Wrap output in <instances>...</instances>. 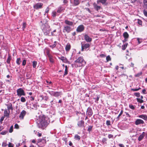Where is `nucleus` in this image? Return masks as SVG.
<instances>
[{"instance_id":"obj_1","label":"nucleus","mask_w":147,"mask_h":147,"mask_svg":"<svg viewBox=\"0 0 147 147\" xmlns=\"http://www.w3.org/2000/svg\"><path fill=\"white\" fill-rule=\"evenodd\" d=\"M47 119L48 118L45 117L44 116H41L39 121H37L38 127L43 129L46 127L48 124L47 121Z\"/></svg>"},{"instance_id":"obj_2","label":"nucleus","mask_w":147,"mask_h":147,"mask_svg":"<svg viewBox=\"0 0 147 147\" xmlns=\"http://www.w3.org/2000/svg\"><path fill=\"white\" fill-rule=\"evenodd\" d=\"M77 63V67H80L86 64V62L84 60L82 57H79L75 61Z\"/></svg>"},{"instance_id":"obj_3","label":"nucleus","mask_w":147,"mask_h":147,"mask_svg":"<svg viewBox=\"0 0 147 147\" xmlns=\"http://www.w3.org/2000/svg\"><path fill=\"white\" fill-rule=\"evenodd\" d=\"M17 95L20 97L22 96H25V93L24 90L22 88H20L17 89Z\"/></svg>"},{"instance_id":"obj_4","label":"nucleus","mask_w":147,"mask_h":147,"mask_svg":"<svg viewBox=\"0 0 147 147\" xmlns=\"http://www.w3.org/2000/svg\"><path fill=\"white\" fill-rule=\"evenodd\" d=\"M48 92L51 95L54 96L55 97H58L62 94L61 92H56L53 91H48Z\"/></svg>"},{"instance_id":"obj_5","label":"nucleus","mask_w":147,"mask_h":147,"mask_svg":"<svg viewBox=\"0 0 147 147\" xmlns=\"http://www.w3.org/2000/svg\"><path fill=\"white\" fill-rule=\"evenodd\" d=\"M43 5L42 3H38L34 6V8L36 9H41Z\"/></svg>"},{"instance_id":"obj_6","label":"nucleus","mask_w":147,"mask_h":147,"mask_svg":"<svg viewBox=\"0 0 147 147\" xmlns=\"http://www.w3.org/2000/svg\"><path fill=\"white\" fill-rule=\"evenodd\" d=\"M90 46V45L88 43L82 44V49L81 51H83L84 49H86L88 48Z\"/></svg>"},{"instance_id":"obj_7","label":"nucleus","mask_w":147,"mask_h":147,"mask_svg":"<svg viewBox=\"0 0 147 147\" xmlns=\"http://www.w3.org/2000/svg\"><path fill=\"white\" fill-rule=\"evenodd\" d=\"M70 3L74 6H77L80 4V1L79 0H70Z\"/></svg>"},{"instance_id":"obj_8","label":"nucleus","mask_w":147,"mask_h":147,"mask_svg":"<svg viewBox=\"0 0 147 147\" xmlns=\"http://www.w3.org/2000/svg\"><path fill=\"white\" fill-rule=\"evenodd\" d=\"M144 123V121L140 119H137L135 122V124L136 125H138L140 124H143Z\"/></svg>"},{"instance_id":"obj_9","label":"nucleus","mask_w":147,"mask_h":147,"mask_svg":"<svg viewBox=\"0 0 147 147\" xmlns=\"http://www.w3.org/2000/svg\"><path fill=\"white\" fill-rule=\"evenodd\" d=\"M26 113V111L24 110H23L22 111L19 116L20 119H23Z\"/></svg>"},{"instance_id":"obj_10","label":"nucleus","mask_w":147,"mask_h":147,"mask_svg":"<svg viewBox=\"0 0 147 147\" xmlns=\"http://www.w3.org/2000/svg\"><path fill=\"white\" fill-rule=\"evenodd\" d=\"M92 114V111L91 108H88L87 110L86 115L89 117H91Z\"/></svg>"},{"instance_id":"obj_11","label":"nucleus","mask_w":147,"mask_h":147,"mask_svg":"<svg viewBox=\"0 0 147 147\" xmlns=\"http://www.w3.org/2000/svg\"><path fill=\"white\" fill-rule=\"evenodd\" d=\"M93 5L94 9L97 11L101 8V6L98 5L96 3H94Z\"/></svg>"},{"instance_id":"obj_12","label":"nucleus","mask_w":147,"mask_h":147,"mask_svg":"<svg viewBox=\"0 0 147 147\" xmlns=\"http://www.w3.org/2000/svg\"><path fill=\"white\" fill-rule=\"evenodd\" d=\"M10 112V110H7V109H5L4 112V116L7 117H9V116Z\"/></svg>"},{"instance_id":"obj_13","label":"nucleus","mask_w":147,"mask_h":147,"mask_svg":"<svg viewBox=\"0 0 147 147\" xmlns=\"http://www.w3.org/2000/svg\"><path fill=\"white\" fill-rule=\"evenodd\" d=\"M84 38L85 40L87 42H90L92 41V38L86 34L84 35Z\"/></svg>"},{"instance_id":"obj_14","label":"nucleus","mask_w":147,"mask_h":147,"mask_svg":"<svg viewBox=\"0 0 147 147\" xmlns=\"http://www.w3.org/2000/svg\"><path fill=\"white\" fill-rule=\"evenodd\" d=\"M106 0H97V3L98 4L99 3H101L102 4L107 5V4L106 3Z\"/></svg>"},{"instance_id":"obj_15","label":"nucleus","mask_w":147,"mask_h":147,"mask_svg":"<svg viewBox=\"0 0 147 147\" xmlns=\"http://www.w3.org/2000/svg\"><path fill=\"white\" fill-rule=\"evenodd\" d=\"M78 125L79 127H84V122L82 121H80L78 122Z\"/></svg>"},{"instance_id":"obj_16","label":"nucleus","mask_w":147,"mask_h":147,"mask_svg":"<svg viewBox=\"0 0 147 147\" xmlns=\"http://www.w3.org/2000/svg\"><path fill=\"white\" fill-rule=\"evenodd\" d=\"M42 142L43 143V145L42 146H43L45 145V144L46 143V141L44 139H39L38 140V142L40 143Z\"/></svg>"},{"instance_id":"obj_17","label":"nucleus","mask_w":147,"mask_h":147,"mask_svg":"<svg viewBox=\"0 0 147 147\" xmlns=\"http://www.w3.org/2000/svg\"><path fill=\"white\" fill-rule=\"evenodd\" d=\"M139 117L142 118L145 120L147 121V116L146 115H142L139 116Z\"/></svg>"},{"instance_id":"obj_18","label":"nucleus","mask_w":147,"mask_h":147,"mask_svg":"<svg viewBox=\"0 0 147 147\" xmlns=\"http://www.w3.org/2000/svg\"><path fill=\"white\" fill-rule=\"evenodd\" d=\"M144 134L145 132H144L140 136L138 139L139 141H141L143 139L144 136Z\"/></svg>"},{"instance_id":"obj_19","label":"nucleus","mask_w":147,"mask_h":147,"mask_svg":"<svg viewBox=\"0 0 147 147\" xmlns=\"http://www.w3.org/2000/svg\"><path fill=\"white\" fill-rule=\"evenodd\" d=\"M65 8L62 7H58L57 11V12L58 13H60L61 11L64 10Z\"/></svg>"},{"instance_id":"obj_20","label":"nucleus","mask_w":147,"mask_h":147,"mask_svg":"<svg viewBox=\"0 0 147 147\" xmlns=\"http://www.w3.org/2000/svg\"><path fill=\"white\" fill-rule=\"evenodd\" d=\"M71 48V45L69 43H68L65 47V50L67 51H69Z\"/></svg>"},{"instance_id":"obj_21","label":"nucleus","mask_w":147,"mask_h":147,"mask_svg":"<svg viewBox=\"0 0 147 147\" xmlns=\"http://www.w3.org/2000/svg\"><path fill=\"white\" fill-rule=\"evenodd\" d=\"M42 30L44 32L46 33L47 34H49V28H43Z\"/></svg>"},{"instance_id":"obj_22","label":"nucleus","mask_w":147,"mask_h":147,"mask_svg":"<svg viewBox=\"0 0 147 147\" xmlns=\"http://www.w3.org/2000/svg\"><path fill=\"white\" fill-rule=\"evenodd\" d=\"M7 110H12L13 109L12 105L10 104L7 105Z\"/></svg>"},{"instance_id":"obj_23","label":"nucleus","mask_w":147,"mask_h":147,"mask_svg":"<svg viewBox=\"0 0 147 147\" xmlns=\"http://www.w3.org/2000/svg\"><path fill=\"white\" fill-rule=\"evenodd\" d=\"M128 44L127 43H125L122 46V49L123 50H125L126 49Z\"/></svg>"},{"instance_id":"obj_24","label":"nucleus","mask_w":147,"mask_h":147,"mask_svg":"<svg viewBox=\"0 0 147 147\" xmlns=\"http://www.w3.org/2000/svg\"><path fill=\"white\" fill-rule=\"evenodd\" d=\"M65 23L66 24L70 26L72 25L73 24V22H72L69 21L67 20H66L65 21Z\"/></svg>"},{"instance_id":"obj_25","label":"nucleus","mask_w":147,"mask_h":147,"mask_svg":"<svg viewBox=\"0 0 147 147\" xmlns=\"http://www.w3.org/2000/svg\"><path fill=\"white\" fill-rule=\"evenodd\" d=\"M74 138L76 140H79L80 139V137L79 135L76 134L74 136Z\"/></svg>"},{"instance_id":"obj_26","label":"nucleus","mask_w":147,"mask_h":147,"mask_svg":"<svg viewBox=\"0 0 147 147\" xmlns=\"http://www.w3.org/2000/svg\"><path fill=\"white\" fill-rule=\"evenodd\" d=\"M124 37L125 38H127L129 36V35L127 32H125L123 34Z\"/></svg>"},{"instance_id":"obj_27","label":"nucleus","mask_w":147,"mask_h":147,"mask_svg":"<svg viewBox=\"0 0 147 147\" xmlns=\"http://www.w3.org/2000/svg\"><path fill=\"white\" fill-rule=\"evenodd\" d=\"M65 70L64 74V76H65L67 74V65H65Z\"/></svg>"},{"instance_id":"obj_28","label":"nucleus","mask_w":147,"mask_h":147,"mask_svg":"<svg viewBox=\"0 0 147 147\" xmlns=\"http://www.w3.org/2000/svg\"><path fill=\"white\" fill-rule=\"evenodd\" d=\"M50 62L51 63H53V57L51 56H49V57H48Z\"/></svg>"},{"instance_id":"obj_29","label":"nucleus","mask_w":147,"mask_h":147,"mask_svg":"<svg viewBox=\"0 0 147 147\" xmlns=\"http://www.w3.org/2000/svg\"><path fill=\"white\" fill-rule=\"evenodd\" d=\"M84 28H77L76 31L78 32H81L83 31Z\"/></svg>"},{"instance_id":"obj_30","label":"nucleus","mask_w":147,"mask_h":147,"mask_svg":"<svg viewBox=\"0 0 147 147\" xmlns=\"http://www.w3.org/2000/svg\"><path fill=\"white\" fill-rule=\"evenodd\" d=\"M21 62V59L20 58H17L16 60V63L18 65H19Z\"/></svg>"},{"instance_id":"obj_31","label":"nucleus","mask_w":147,"mask_h":147,"mask_svg":"<svg viewBox=\"0 0 147 147\" xmlns=\"http://www.w3.org/2000/svg\"><path fill=\"white\" fill-rule=\"evenodd\" d=\"M56 45H57V42H56V41H55V42H54V44L53 45H50L49 46L50 47H52V48H53L55 47L56 46Z\"/></svg>"},{"instance_id":"obj_32","label":"nucleus","mask_w":147,"mask_h":147,"mask_svg":"<svg viewBox=\"0 0 147 147\" xmlns=\"http://www.w3.org/2000/svg\"><path fill=\"white\" fill-rule=\"evenodd\" d=\"M45 50L46 51V53L48 56V57H49V56L51 55L50 54H49V50L47 49H45Z\"/></svg>"},{"instance_id":"obj_33","label":"nucleus","mask_w":147,"mask_h":147,"mask_svg":"<svg viewBox=\"0 0 147 147\" xmlns=\"http://www.w3.org/2000/svg\"><path fill=\"white\" fill-rule=\"evenodd\" d=\"M20 100L22 102H25L26 101V100L24 97H22L20 98Z\"/></svg>"},{"instance_id":"obj_34","label":"nucleus","mask_w":147,"mask_h":147,"mask_svg":"<svg viewBox=\"0 0 147 147\" xmlns=\"http://www.w3.org/2000/svg\"><path fill=\"white\" fill-rule=\"evenodd\" d=\"M106 59L107 60V61L108 62L109 61L111 60V59L109 55H108Z\"/></svg>"},{"instance_id":"obj_35","label":"nucleus","mask_w":147,"mask_h":147,"mask_svg":"<svg viewBox=\"0 0 147 147\" xmlns=\"http://www.w3.org/2000/svg\"><path fill=\"white\" fill-rule=\"evenodd\" d=\"M37 64V63L36 61H34L33 62V66L34 68L36 67Z\"/></svg>"},{"instance_id":"obj_36","label":"nucleus","mask_w":147,"mask_h":147,"mask_svg":"<svg viewBox=\"0 0 147 147\" xmlns=\"http://www.w3.org/2000/svg\"><path fill=\"white\" fill-rule=\"evenodd\" d=\"M11 59V57L10 56H9L8 57L7 60V62L8 63H10V61Z\"/></svg>"},{"instance_id":"obj_37","label":"nucleus","mask_w":147,"mask_h":147,"mask_svg":"<svg viewBox=\"0 0 147 147\" xmlns=\"http://www.w3.org/2000/svg\"><path fill=\"white\" fill-rule=\"evenodd\" d=\"M137 40L138 41V43L139 44H140L142 42V39L139 38H137Z\"/></svg>"},{"instance_id":"obj_38","label":"nucleus","mask_w":147,"mask_h":147,"mask_svg":"<svg viewBox=\"0 0 147 147\" xmlns=\"http://www.w3.org/2000/svg\"><path fill=\"white\" fill-rule=\"evenodd\" d=\"M137 101L140 102V103H142L144 101L140 98H137Z\"/></svg>"},{"instance_id":"obj_39","label":"nucleus","mask_w":147,"mask_h":147,"mask_svg":"<svg viewBox=\"0 0 147 147\" xmlns=\"http://www.w3.org/2000/svg\"><path fill=\"white\" fill-rule=\"evenodd\" d=\"M134 95L137 97H139L140 94V93L139 92H136L134 93Z\"/></svg>"},{"instance_id":"obj_40","label":"nucleus","mask_w":147,"mask_h":147,"mask_svg":"<svg viewBox=\"0 0 147 147\" xmlns=\"http://www.w3.org/2000/svg\"><path fill=\"white\" fill-rule=\"evenodd\" d=\"M13 125H12L11 126L10 128L9 129V132L10 133H11L13 131Z\"/></svg>"},{"instance_id":"obj_41","label":"nucleus","mask_w":147,"mask_h":147,"mask_svg":"<svg viewBox=\"0 0 147 147\" xmlns=\"http://www.w3.org/2000/svg\"><path fill=\"white\" fill-rule=\"evenodd\" d=\"M142 74V72H140V73H139L136 74L135 75V76L137 77H139Z\"/></svg>"},{"instance_id":"obj_42","label":"nucleus","mask_w":147,"mask_h":147,"mask_svg":"<svg viewBox=\"0 0 147 147\" xmlns=\"http://www.w3.org/2000/svg\"><path fill=\"white\" fill-rule=\"evenodd\" d=\"M7 131H2L1 133V134L2 135H5L7 133Z\"/></svg>"},{"instance_id":"obj_43","label":"nucleus","mask_w":147,"mask_h":147,"mask_svg":"<svg viewBox=\"0 0 147 147\" xmlns=\"http://www.w3.org/2000/svg\"><path fill=\"white\" fill-rule=\"evenodd\" d=\"M92 127H93L92 126H89L88 128V130L89 131H90L92 129Z\"/></svg>"},{"instance_id":"obj_44","label":"nucleus","mask_w":147,"mask_h":147,"mask_svg":"<svg viewBox=\"0 0 147 147\" xmlns=\"http://www.w3.org/2000/svg\"><path fill=\"white\" fill-rule=\"evenodd\" d=\"M7 145V144L5 142H3L2 144V146L3 147H5Z\"/></svg>"},{"instance_id":"obj_45","label":"nucleus","mask_w":147,"mask_h":147,"mask_svg":"<svg viewBox=\"0 0 147 147\" xmlns=\"http://www.w3.org/2000/svg\"><path fill=\"white\" fill-rule=\"evenodd\" d=\"M123 111L121 110L120 113H119V115H118V116L117 117V118L118 119H119V118L123 114Z\"/></svg>"},{"instance_id":"obj_46","label":"nucleus","mask_w":147,"mask_h":147,"mask_svg":"<svg viewBox=\"0 0 147 147\" xmlns=\"http://www.w3.org/2000/svg\"><path fill=\"white\" fill-rule=\"evenodd\" d=\"M8 146L9 147H13L14 145L12 144L10 142H9Z\"/></svg>"},{"instance_id":"obj_47","label":"nucleus","mask_w":147,"mask_h":147,"mask_svg":"<svg viewBox=\"0 0 147 147\" xmlns=\"http://www.w3.org/2000/svg\"><path fill=\"white\" fill-rule=\"evenodd\" d=\"M143 13L144 15L147 17V11L145 10H144L143 11Z\"/></svg>"},{"instance_id":"obj_48","label":"nucleus","mask_w":147,"mask_h":147,"mask_svg":"<svg viewBox=\"0 0 147 147\" xmlns=\"http://www.w3.org/2000/svg\"><path fill=\"white\" fill-rule=\"evenodd\" d=\"M106 124L107 125H111V121L109 120H107L106 121Z\"/></svg>"},{"instance_id":"obj_49","label":"nucleus","mask_w":147,"mask_h":147,"mask_svg":"<svg viewBox=\"0 0 147 147\" xmlns=\"http://www.w3.org/2000/svg\"><path fill=\"white\" fill-rule=\"evenodd\" d=\"M26 63V60L25 59H24L22 61V65L23 66L25 65Z\"/></svg>"},{"instance_id":"obj_50","label":"nucleus","mask_w":147,"mask_h":147,"mask_svg":"<svg viewBox=\"0 0 147 147\" xmlns=\"http://www.w3.org/2000/svg\"><path fill=\"white\" fill-rule=\"evenodd\" d=\"M143 3L144 5L147 7V0H144Z\"/></svg>"},{"instance_id":"obj_51","label":"nucleus","mask_w":147,"mask_h":147,"mask_svg":"<svg viewBox=\"0 0 147 147\" xmlns=\"http://www.w3.org/2000/svg\"><path fill=\"white\" fill-rule=\"evenodd\" d=\"M138 23L140 25H141L142 24V21L139 19H138Z\"/></svg>"},{"instance_id":"obj_52","label":"nucleus","mask_w":147,"mask_h":147,"mask_svg":"<svg viewBox=\"0 0 147 147\" xmlns=\"http://www.w3.org/2000/svg\"><path fill=\"white\" fill-rule=\"evenodd\" d=\"M129 107L130 108L132 109H135V107L134 106L132 105H129Z\"/></svg>"},{"instance_id":"obj_53","label":"nucleus","mask_w":147,"mask_h":147,"mask_svg":"<svg viewBox=\"0 0 147 147\" xmlns=\"http://www.w3.org/2000/svg\"><path fill=\"white\" fill-rule=\"evenodd\" d=\"M56 12H53L52 13V16L53 17H55L56 16Z\"/></svg>"},{"instance_id":"obj_54","label":"nucleus","mask_w":147,"mask_h":147,"mask_svg":"<svg viewBox=\"0 0 147 147\" xmlns=\"http://www.w3.org/2000/svg\"><path fill=\"white\" fill-rule=\"evenodd\" d=\"M14 127L16 129H18L19 126L17 124H16L14 125Z\"/></svg>"},{"instance_id":"obj_55","label":"nucleus","mask_w":147,"mask_h":147,"mask_svg":"<svg viewBox=\"0 0 147 147\" xmlns=\"http://www.w3.org/2000/svg\"><path fill=\"white\" fill-rule=\"evenodd\" d=\"M100 31H106V30L104 29V28H102L100 29Z\"/></svg>"},{"instance_id":"obj_56","label":"nucleus","mask_w":147,"mask_h":147,"mask_svg":"<svg viewBox=\"0 0 147 147\" xmlns=\"http://www.w3.org/2000/svg\"><path fill=\"white\" fill-rule=\"evenodd\" d=\"M131 90L132 91H138V89L137 88V89L133 88V89H131Z\"/></svg>"},{"instance_id":"obj_57","label":"nucleus","mask_w":147,"mask_h":147,"mask_svg":"<svg viewBox=\"0 0 147 147\" xmlns=\"http://www.w3.org/2000/svg\"><path fill=\"white\" fill-rule=\"evenodd\" d=\"M108 137L109 138H113V136L112 134H110L109 135Z\"/></svg>"},{"instance_id":"obj_58","label":"nucleus","mask_w":147,"mask_h":147,"mask_svg":"<svg viewBox=\"0 0 147 147\" xmlns=\"http://www.w3.org/2000/svg\"><path fill=\"white\" fill-rule=\"evenodd\" d=\"M26 26V24L25 22H24L23 24V28H25Z\"/></svg>"},{"instance_id":"obj_59","label":"nucleus","mask_w":147,"mask_h":147,"mask_svg":"<svg viewBox=\"0 0 147 147\" xmlns=\"http://www.w3.org/2000/svg\"><path fill=\"white\" fill-rule=\"evenodd\" d=\"M69 145L70 146H71L72 147H73V144L71 142V141H69Z\"/></svg>"},{"instance_id":"obj_60","label":"nucleus","mask_w":147,"mask_h":147,"mask_svg":"<svg viewBox=\"0 0 147 147\" xmlns=\"http://www.w3.org/2000/svg\"><path fill=\"white\" fill-rule=\"evenodd\" d=\"M49 8L47 7L46 9L45 12L46 13H48L49 11Z\"/></svg>"},{"instance_id":"obj_61","label":"nucleus","mask_w":147,"mask_h":147,"mask_svg":"<svg viewBox=\"0 0 147 147\" xmlns=\"http://www.w3.org/2000/svg\"><path fill=\"white\" fill-rule=\"evenodd\" d=\"M146 90L145 89H143L142 90V93L144 94H146Z\"/></svg>"},{"instance_id":"obj_62","label":"nucleus","mask_w":147,"mask_h":147,"mask_svg":"<svg viewBox=\"0 0 147 147\" xmlns=\"http://www.w3.org/2000/svg\"><path fill=\"white\" fill-rule=\"evenodd\" d=\"M41 135H42V133H39V132L38 133V134H37V135H38V137L41 136Z\"/></svg>"},{"instance_id":"obj_63","label":"nucleus","mask_w":147,"mask_h":147,"mask_svg":"<svg viewBox=\"0 0 147 147\" xmlns=\"http://www.w3.org/2000/svg\"><path fill=\"white\" fill-rule=\"evenodd\" d=\"M63 2L64 3H67L68 2L67 0H63Z\"/></svg>"},{"instance_id":"obj_64","label":"nucleus","mask_w":147,"mask_h":147,"mask_svg":"<svg viewBox=\"0 0 147 147\" xmlns=\"http://www.w3.org/2000/svg\"><path fill=\"white\" fill-rule=\"evenodd\" d=\"M119 146L120 147H124V145L123 144H119Z\"/></svg>"}]
</instances>
